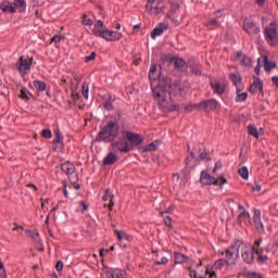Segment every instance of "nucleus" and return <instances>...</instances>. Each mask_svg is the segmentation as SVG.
I'll use <instances>...</instances> for the list:
<instances>
[{"label": "nucleus", "mask_w": 278, "mask_h": 278, "mask_svg": "<svg viewBox=\"0 0 278 278\" xmlns=\"http://www.w3.org/2000/svg\"><path fill=\"white\" fill-rule=\"evenodd\" d=\"M229 79L237 89L242 88V77L240 76V74L231 73L229 75Z\"/></svg>", "instance_id": "nucleus-26"}, {"label": "nucleus", "mask_w": 278, "mask_h": 278, "mask_svg": "<svg viewBox=\"0 0 278 278\" xmlns=\"http://www.w3.org/2000/svg\"><path fill=\"white\" fill-rule=\"evenodd\" d=\"M263 36L269 47H277L278 45V23L271 21L268 25L263 28Z\"/></svg>", "instance_id": "nucleus-5"}, {"label": "nucleus", "mask_w": 278, "mask_h": 278, "mask_svg": "<svg viewBox=\"0 0 278 278\" xmlns=\"http://www.w3.org/2000/svg\"><path fill=\"white\" fill-rule=\"evenodd\" d=\"M115 233L117 236V240H123V238L126 236V233L122 230H115Z\"/></svg>", "instance_id": "nucleus-60"}, {"label": "nucleus", "mask_w": 278, "mask_h": 278, "mask_svg": "<svg viewBox=\"0 0 278 278\" xmlns=\"http://www.w3.org/2000/svg\"><path fill=\"white\" fill-rule=\"evenodd\" d=\"M111 147H113L115 151H119V153H129V151H132L131 146H129V142L125 138H122L117 141H113L111 143Z\"/></svg>", "instance_id": "nucleus-12"}, {"label": "nucleus", "mask_w": 278, "mask_h": 278, "mask_svg": "<svg viewBox=\"0 0 278 278\" xmlns=\"http://www.w3.org/2000/svg\"><path fill=\"white\" fill-rule=\"evenodd\" d=\"M164 224H165L166 227H168L169 229H173V217L166 216V217L164 218Z\"/></svg>", "instance_id": "nucleus-51"}, {"label": "nucleus", "mask_w": 278, "mask_h": 278, "mask_svg": "<svg viewBox=\"0 0 278 278\" xmlns=\"http://www.w3.org/2000/svg\"><path fill=\"white\" fill-rule=\"evenodd\" d=\"M31 64H34V56H20L18 62L15 64L21 77L31 73Z\"/></svg>", "instance_id": "nucleus-7"}, {"label": "nucleus", "mask_w": 278, "mask_h": 278, "mask_svg": "<svg viewBox=\"0 0 278 278\" xmlns=\"http://www.w3.org/2000/svg\"><path fill=\"white\" fill-rule=\"evenodd\" d=\"M41 136L43 137V138H51V136H53V134L51 132V129H43L42 131H41Z\"/></svg>", "instance_id": "nucleus-52"}, {"label": "nucleus", "mask_w": 278, "mask_h": 278, "mask_svg": "<svg viewBox=\"0 0 278 278\" xmlns=\"http://www.w3.org/2000/svg\"><path fill=\"white\" fill-rule=\"evenodd\" d=\"M163 112H181V105L179 103H168L167 98L156 100Z\"/></svg>", "instance_id": "nucleus-9"}, {"label": "nucleus", "mask_w": 278, "mask_h": 278, "mask_svg": "<svg viewBox=\"0 0 278 278\" xmlns=\"http://www.w3.org/2000/svg\"><path fill=\"white\" fill-rule=\"evenodd\" d=\"M25 233L28 238H31L34 242H40V235L38 232L33 230H26Z\"/></svg>", "instance_id": "nucleus-37"}, {"label": "nucleus", "mask_w": 278, "mask_h": 278, "mask_svg": "<svg viewBox=\"0 0 278 278\" xmlns=\"http://www.w3.org/2000/svg\"><path fill=\"white\" fill-rule=\"evenodd\" d=\"M220 168H223V163H222L220 161H217V162L215 163L214 168H213L214 175H216V172H217V170H220Z\"/></svg>", "instance_id": "nucleus-53"}, {"label": "nucleus", "mask_w": 278, "mask_h": 278, "mask_svg": "<svg viewBox=\"0 0 278 278\" xmlns=\"http://www.w3.org/2000/svg\"><path fill=\"white\" fill-rule=\"evenodd\" d=\"M199 112H214L216 108H218V102L216 99H208V100H203L199 102Z\"/></svg>", "instance_id": "nucleus-11"}, {"label": "nucleus", "mask_w": 278, "mask_h": 278, "mask_svg": "<svg viewBox=\"0 0 278 278\" xmlns=\"http://www.w3.org/2000/svg\"><path fill=\"white\" fill-rule=\"evenodd\" d=\"M243 30L247 31L250 36H257L262 33V28H260V24L255 23L251 17H245L243 20Z\"/></svg>", "instance_id": "nucleus-8"}, {"label": "nucleus", "mask_w": 278, "mask_h": 278, "mask_svg": "<svg viewBox=\"0 0 278 278\" xmlns=\"http://www.w3.org/2000/svg\"><path fill=\"white\" fill-rule=\"evenodd\" d=\"M257 90L261 94H264V83L260 78H254V83L250 86L249 91L254 93Z\"/></svg>", "instance_id": "nucleus-17"}, {"label": "nucleus", "mask_w": 278, "mask_h": 278, "mask_svg": "<svg viewBox=\"0 0 278 278\" xmlns=\"http://www.w3.org/2000/svg\"><path fill=\"white\" fill-rule=\"evenodd\" d=\"M0 10H2L4 12V14H16V8L14 7V3L4 0L1 4H0Z\"/></svg>", "instance_id": "nucleus-16"}, {"label": "nucleus", "mask_w": 278, "mask_h": 278, "mask_svg": "<svg viewBox=\"0 0 278 278\" xmlns=\"http://www.w3.org/2000/svg\"><path fill=\"white\" fill-rule=\"evenodd\" d=\"M239 175L242 179H249V168L247 166L239 168Z\"/></svg>", "instance_id": "nucleus-46"}, {"label": "nucleus", "mask_w": 278, "mask_h": 278, "mask_svg": "<svg viewBox=\"0 0 278 278\" xmlns=\"http://www.w3.org/2000/svg\"><path fill=\"white\" fill-rule=\"evenodd\" d=\"M175 68L177 71H180V73H186L188 71V65L186 64V61L184 59L177 58L174 63Z\"/></svg>", "instance_id": "nucleus-27"}, {"label": "nucleus", "mask_w": 278, "mask_h": 278, "mask_svg": "<svg viewBox=\"0 0 278 278\" xmlns=\"http://www.w3.org/2000/svg\"><path fill=\"white\" fill-rule=\"evenodd\" d=\"M170 78H160L156 86H152V94L155 101H160L161 99H168L166 96L167 90H173V84H170Z\"/></svg>", "instance_id": "nucleus-3"}, {"label": "nucleus", "mask_w": 278, "mask_h": 278, "mask_svg": "<svg viewBox=\"0 0 278 278\" xmlns=\"http://www.w3.org/2000/svg\"><path fill=\"white\" fill-rule=\"evenodd\" d=\"M80 207H81V210H80V212H81V214H85V212H88V204H86V201H81L80 202Z\"/></svg>", "instance_id": "nucleus-55"}, {"label": "nucleus", "mask_w": 278, "mask_h": 278, "mask_svg": "<svg viewBox=\"0 0 278 278\" xmlns=\"http://www.w3.org/2000/svg\"><path fill=\"white\" fill-rule=\"evenodd\" d=\"M248 132L250 136H253V138H260V132L257 131V127L253 125L248 126Z\"/></svg>", "instance_id": "nucleus-40"}, {"label": "nucleus", "mask_w": 278, "mask_h": 278, "mask_svg": "<svg viewBox=\"0 0 278 278\" xmlns=\"http://www.w3.org/2000/svg\"><path fill=\"white\" fill-rule=\"evenodd\" d=\"M102 201H110L109 210L112 212L114 210V194L110 190H104V195L102 197Z\"/></svg>", "instance_id": "nucleus-21"}, {"label": "nucleus", "mask_w": 278, "mask_h": 278, "mask_svg": "<svg viewBox=\"0 0 278 278\" xmlns=\"http://www.w3.org/2000/svg\"><path fill=\"white\" fill-rule=\"evenodd\" d=\"M33 86L37 92H45V90H47V84L42 80H34Z\"/></svg>", "instance_id": "nucleus-34"}, {"label": "nucleus", "mask_w": 278, "mask_h": 278, "mask_svg": "<svg viewBox=\"0 0 278 278\" xmlns=\"http://www.w3.org/2000/svg\"><path fill=\"white\" fill-rule=\"evenodd\" d=\"M189 68L191 71L192 75H195V77H201V75H203V66L201 64H199V62L190 64Z\"/></svg>", "instance_id": "nucleus-22"}, {"label": "nucleus", "mask_w": 278, "mask_h": 278, "mask_svg": "<svg viewBox=\"0 0 278 278\" xmlns=\"http://www.w3.org/2000/svg\"><path fill=\"white\" fill-rule=\"evenodd\" d=\"M93 29H103V21L99 20Z\"/></svg>", "instance_id": "nucleus-62"}, {"label": "nucleus", "mask_w": 278, "mask_h": 278, "mask_svg": "<svg viewBox=\"0 0 278 278\" xmlns=\"http://www.w3.org/2000/svg\"><path fill=\"white\" fill-rule=\"evenodd\" d=\"M173 88H172V90H170V93L172 94H180V92H184V90H185V86H184V84H181V83H179V81H176V83H174L173 84Z\"/></svg>", "instance_id": "nucleus-32"}, {"label": "nucleus", "mask_w": 278, "mask_h": 278, "mask_svg": "<svg viewBox=\"0 0 278 278\" xmlns=\"http://www.w3.org/2000/svg\"><path fill=\"white\" fill-rule=\"evenodd\" d=\"M160 78V74H157V64L152 63L149 71V79L150 81H156Z\"/></svg>", "instance_id": "nucleus-24"}, {"label": "nucleus", "mask_w": 278, "mask_h": 278, "mask_svg": "<svg viewBox=\"0 0 278 278\" xmlns=\"http://www.w3.org/2000/svg\"><path fill=\"white\" fill-rule=\"evenodd\" d=\"M159 147H160V140H155V141L149 143L147 147H144L143 151H146V152L157 151Z\"/></svg>", "instance_id": "nucleus-36"}, {"label": "nucleus", "mask_w": 278, "mask_h": 278, "mask_svg": "<svg viewBox=\"0 0 278 278\" xmlns=\"http://www.w3.org/2000/svg\"><path fill=\"white\" fill-rule=\"evenodd\" d=\"M13 5L18 12H25L27 10V1L26 0H14Z\"/></svg>", "instance_id": "nucleus-30"}, {"label": "nucleus", "mask_w": 278, "mask_h": 278, "mask_svg": "<svg viewBox=\"0 0 278 278\" xmlns=\"http://www.w3.org/2000/svg\"><path fill=\"white\" fill-rule=\"evenodd\" d=\"M200 182H202L203 186H218V178H215L207 172H202L200 176Z\"/></svg>", "instance_id": "nucleus-13"}, {"label": "nucleus", "mask_w": 278, "mask_h": 278, "mask_svg": "<svg viewBox=\"0 0 278 278\" xmlns=\"http://www.w3.org/2000/svg\"><path fill=\"white\" fill-rule=\"evenodd\" d=\"M62 40V36L60 35H54L51 39V42H60Z\"/></svg>", "instance_id": "nucleus-63"}, {"label": "nucleus", "mask_w": 278, "mask_h": 278, "mask_svg": "<svg viewBox=\"0 0 278 278\" xmlns=\"http://www.w3.org/2000/svg\"><path fill=\"white\" fill-rule=\"evenodd\" d=\"M255 255H257L256 260H257L258 264H264V263L268 262V256L262 254V251L261 252H256Z\"/></svg>", "instance_id": "nucleus-44"}, {"label": "nucleus", "mask_w": 278, "mask_h": 278, "mask_svg": "<svg viewBox=\"0 0 278 278\" xmlns=\"http://www.w3.org/2000/svg\"><path fill=\"white\" fill-rule=\"evenodd\" d=\"M218 254L225 256L226 270L233 268L237 264L236 260L240 257L238 252V240H235L225 251H219Z\"/></svg>", "instance_id": "nucleus-4"}, {"label": "nucleus", "mask_w": 278, "mask_h": 278, "mask_svg": "<svg viewBox=\"0 0 278 278\" xmlns=\"http://www.w3.org/2000/svg\"><path fill=\"white\" fill-rule=\"evenodd\" d=\"M168 29V24L166 23H160L151 33V38L155 39L157 36H162L164 31Z\"/></svg>", "instance_id": "nucleus-19"}, {"label": "nucleus", "mask_w": 278, "mask_h": 278, "mask_svg": "<svg viewBox=\"0 0 278 278\" xmlns=\"http://www.w3.org/2000/svg\"><path fill=\"white\" fill-rule=\"evenodd\" d=\"M109 38H111V42H114L116 40H121V38H123V34L114 30H109Z\"/></svg>", "instance_id": "nucleus-39"}, {"label": "nucleus", "mask_w": 278, "mask_h": 278, "mask_svg": "<svg viewBox=\"0 0 278 278\" xmlns=\"http://www.w3.org/2000/svg\"><path fill=\"white\" fill-rule=\"evenodd\" d=\"M253 225L258 233H265L264 224L262 223V211L254 210Z\"/></svg>", "instance_id": "nucleus-14"}, {"label": "nucleus", "mask_w": 278, "mask_h": 278, "mask_svg": "<svg viewBox=\"0 0 278 278\" xmlns=\"http://www.w3.org/2000/svg\"><path fill=\"white\" fill-rule=\"evenodd\" d=\"M81 79H84L83 75L74 74V80L76 81L77 86H79V84H81Z\"/></svg>", "instance_id": "nucleus-57"}, {"label": "nucleus", "mask_w": 278, "mask_h": 278, "mask_svg": "<svg viewBox=\"0 0 278 278\" xmlns=\"http://www.w3.org/2000/svg\"><path fill=\"white\" fill-rule=\"evenodd\" d=\"M225 266H227V261L224 258H219L215 261L213 265L206 266V275H210V278L216 277L215 270H223Z\"/></svg>", "instance_id": "nucleus-10"}, {"label": "nucleus", "mask_w": 278, "mask_h": 278, "mask_svg": "<svg viewBox=\"0 0 278 278\" xmlns=\"http://www.w3.org/2000/svg\"><path fill=\"white\" fill-rule=\"evenodd\" d=\"M55 269L58 270V273L62 271L64 269V263L62 261H58Z\"/></svg>", "instance_id": "nucleus-58"}, {"label": "nucleus", "mask_w": 278, "mask_h": 278, "mask_svg": "<svg viewBox=\"0 0 278 278\" xmlns=\"http://www.w3.org/2000/svg\"><path fill=\"white\" fill-rule=\"evenodd\" d=\"M97 58V52H91L90 55L85 58V62H92Z\"/></svg>", "instance_id": "nucleus-56"}, {"label": "nucleus", "mask_w": 278, "mask_h": 278, "mask_svg": "<svg viewBox=\"0 0 278 278\" xmlns=\"http://www.w3.org/2000/svg\"><path fill=\"white\" fill-rule=\"evenodd\" d=\"M236 94H237V97H236L237 103H240L242 101H247V99L249 97V93L242 92V87L237 88Z\"/></svg>", "instance_id": "nucleus-31"}, {"label": "nucleus", "mask_w": 278, "mask_h": 278, "mask_svg": "<svg viewBox=\"0 0 278 278\" xmlns=\"http://www.w3.org/2000/svg\"><path fill=\"white\" fill-rule=\"evenodd\" d=\"M116 162H118V155H116L114 152L109 153L103 159L104 166H112V164H116Z\"/></svg>", "instance_id": "nucleus-20"}, {"label": "nucleus", "mask_w": 278, "mask_h": 278, "mask_svg": "<svg viewBox=\"0 0 278 278\" xmlns=\"http://www.w3.org/2000/svg\"><path fill=\"white\" fill-rule=\"evenodd\" d=\"M218 20L216 18H212V20H208L206 23H205V27H207L208 29H214L215 27H218Z\"/></svg>", "instance_id": "nucleus-43"}, {"label": "nucleus", "mask_w": 278, "mask_h": 278, "mask_svg": "<svg viewBox=\"0 0 278 278\" xmlns=\"http://www.w3.org/2000/svg\"><path fill=\"white\" fill-rule=\"evenodd\" d=\"M81 24L87 25L88 27H92V25H94V22H92V18L87 17L86 15H84L83 20H81Z\"/></svg>", "instance_id": "nucleus-47"}, {"label": "nucleus", "mask_w": 278, "mask_h": 278, "mask_svg": "<svg viewBox=\"0 0 278 278\" xmlns=\"http://www.w3.org/2000/svg\"><path fill=\"white\" fill-rule=\"evenodd\" d=\"M247 218H251V214L247 211L241 212L238 215V224L242 225V220H247Z\"/></svg>", "instance_id": "nucleus-42"}, {"label": "nucleus", "mask_w": 278, "mask_h": 278, "mask_svg": "<svg viewBox=\"0 0 278 278\" xmlns=\"http://www.w3.org/2000/svg\"><path fill=\"white\" fill-rule=\"evenodd\" d=\"M114 98H112V94H108V100L103 103L104 110H108V112H112L114 110Z\"/></svg>", "instance_id": "nucleus-35"}, {"label": "nucleus", "mask_w": 278, "mask_h": 278, "mask_svg": "<svg viewBox=\"0 0 278 278\" xmlns=\"http://www.w3.org/2000/svg\"><path fill=\"white\" fill-rule=\"evenodd\" d=\"M260 247H262V239L255 240L254 243L252 244V248H254L255 253H260Z\"/></svg>", "instance_id": "nucleus-49"}, {"label": "nucleus", "mask_w": 278, "mask_h": 278, "mask_svg": "<svg viewBox=\"0 0 278 278\" xmlns=\"http://www.w3.org/2000/svg\"><path fill=\"white\" fill-rule=\"evenodd\" d=\"M200 160H202V161H207V162H210V154H207V152H201L200 153Z\"/></svg>", "instance_id": "nucleus-59"}, {"label": "nucleus", "mask_w": 278, "mask_h": 278, "mask_svg": "<svg viewBox=\"0 0 278 278\" xmlns=\"http://www.w3.org/2000/svg\"><path fill=\"white\" fill-rule=\"evenodd\" d=\"M210 86L214 92V94H225V85L220 84V80L214 79L213 77L210 78Z\"/></svg>", "instance_id": "nucleus-15"}, {"label": "nucleus", "mask_w": 278, "mask_h": 278, "mask_svg": "<svg viewBox=\"0 0 278 278\" xmlns=\"http://www.w3.org/2000/svg\"><path fill=\"white\" fill-rule=\"evenodd\" d=\"M61 170L65 173V175H73V173H75V165L71 162H65L61 164Z\"/></svg>", "instance_id": "nucleus-25"}, {"label": "nucleus", "mask_w": 278, "mask_h": 278, "mask_svg": "<svg viewBox=\"0 0 278 278\" xmlns=\"http://www.w3.org/2000/svg\"><path fill=\"white\" fill-rule=\"evenodd\" d=\"M112 278H125V276L121 271H114Z\"/></svg>", "instance_id": "nucleus-61"}, {"label": "nucleus", "mask_w": 278, "mask_h": 278, "mask_svg": "<svg viewBox=\"0 0 278 278\" xmlns=\"http://www.w3.org/2000/svg\"><path fill=\"white\" fill-rule=\"evenodd\" d=\"M53 144L55 146L54 151H58V149H62V147H64V136H62L60 131L55 132Z\"/></svg>", "instance_id": "nucleus-23"}, {"label": "nucleus", "mask_w": 278, "mask_h": 278, "mask_svg": "<svg viewBox=\"0 0 278 278\" xmlns=\"http://www.w3.org/2000/svg\"><path fill=\"white\" fill-rule=\"evenodd\" d=\"M118 124L114 121L108 122L104 127L96 136V142H113L118 138Z\"/></svg>", "instance_id": "nucleus-1"}, {"label": "nucleus", "mask_w": 278, "mask_h": 278, "mask_svg": "<svg viewBox=\"0 0 278 278\" xmlns=\"http://www.w3.org/2000/svg\"><path fill=\"white\" fill-rule=\"evenodd\" d=\"M122 136L124 140H127L130 149L134 151L136 148L140 147L144 142V137L140 134H136L131 130H122Z\"/></svg>", "instance_id": "nucleus-6"}, {"label": "nucleus", "mask_w": 278, "mask_h": 278, "mask_svg": "<svg viewBox=\"0 0 278 278\" xmlns=\"http://www.w3.org/2000/svg\"><path fill=\"white\" fill-rule=\"evenodd\" d=\"M237 59L240 60L241 66H251V64H252L251 58H249V55H247L242 52L237 53Z\"/></svg>", "instance_id": "nucleus-28"}, {"label": "nucleus", "mask_w": 278, "mask_h": 278, "mask_svg": "<svg viewBox=\"0 0 278 278\" xmlns=\"http://www.w3.org/2000/svg\"><path fill=\"white\" fill-rule=\"evenodd\" d=\"M81 91L84 99H88V92H90V86L88 85V83H83Z\"/></svg>", "instance_id": "nucleus-45"}, {"label": "nucleus", "mask_w": 278, "mask_h": 278, "mask_svg": "<svg viewBox=\"0 0 278 278\" xmlns=\"http://www.w3.org/2000/svg\"><path fill=\"white\" fill-rule=\"evenodd\" d=\"M92 34L98 38H103L104 40H108V42H112V38H110V29L93 28Z\"/></svg>", "instance_id": "nucleus-18"}, {"label": "nucleus", "mask_w": 278, "mask_h": 278, "mask_svg": "<svg viewBox=\"0 0 278 278\" xmlns=\"http://www.w3.org/2000/svg\"><path fill=\"white\" fill-rule=\"evenodd\" d=\"M237 247H238V252L241 255L242 262L244 264H253L255 262V248H253V244L249 242H244L240 239H237Z\"/></svg>", "instance_id": "nucleus-2"}, {"label": "nucleus", "mask_w": 278, "mask_h": 278, "mask_svg": "<svg viewBox=\"0 0 278 278\" xmlns=\"http://www.w3.org/2000/svg\"><path fill=\"white\" fill-rule=\"evenodd\" d=\"M264 68L266 71V73H270V71H273V68H277V63H273V62L268 61V58L265 56Z\"/></svg>", "instance_id": "nucleus-38"}, {"label": "nucleus", "mask_w": 278, "mask_h": 278, "mask_svg": "<svg viewBox=\"0 0 278 278\" xmlns=\"http://www.w3.org/2000/svg\"><path fill=\"white\" fill-rule=\"evenodd\" d=\"M194 110H198L199 111V103H195V104H188L185 106V112H194Z\"/></svg>", "instance_id": "nucleus-48"}, {"label": "nucleus", "mask_w": 278, "mask_h": 278, "mask_svg": "<svg viewBox=\"0 0 278 278\" xmlns=\"http://www.w3.org/2000/svg\"><path fill=\"white\" fill-rule=\"evenodd\" d=\"M217 180H218L217 186H225V184H227V178H225V175H220Z\"/></svg>", "instance_id": "nucleus-54"}, {"label": "nucleus", "mask_w": 278, "mask_h": 278, "mask_svg": "<svg viewBox=\"0 0 278 278\" xmlns=\"http://www.w3.org/2000/svg\"><path fill=\"white\" fill-rule=\"evenodd\" d=\"M175 264H184L190 262V257L179 252H174Z\"/></svg>", "instance_id": "nucleus-29"}, {"label": "nucleus", "mask_w": 278, "mask_h": 278, "mask_svg": "<svg viewBox=\"0 0 278 278\" xmlns=\"http://www.w3.org/2000/svg\"><path fill=\"white\" fill-rule=\"evenodd\" d=\"M177 10H179L178 3H172L169 12L166 14L167 18H172L174 14H177Z\"/></svg>", "instance_id": "nucleus-41"}, {"label": "nucleus", "mask_w": 278, "mask_h": 278, "mask_svg": "<svg viewBox=\"0 0 278 278\" xmlns=\"http://www.w3.org/2000/svg\"><path fill=\"white\" fill-rule=\"evenodd\" d=\"M189 275L191 278H197V270L190 269Z\"/></svg>", "instance_id": "nucleus-64"}, {"label": "nucleus", "mask_w": 278, "mask_h": 278, "mask_svg": "<svg viewBox=\"0 0 278 278\" xmlns=\"http://www.w3.org/2000/svg\"><path fill=\"white\" fill-rule=\"evenodd\" d=\"M34 94L29 92V90L25 87H22L20 90V99H23V101H29Z\"/></svg>", "instance_id": "nucleus-33"}, {"label": "nucleus", "mask_w": 278, "mask_h": 278, "mask_svg": "<svg viewBox=\"0 0 278 278\" xmlns=\"http://www.w3.org/2000/svg\"><path fill=\"white\" fill-rule=\"evenodd\" d=\"M155 266H166L168 264V258L166 256H163L160 261H156Z\"/></svg>", "instance_id": "nucleus-50"}]
</instances>
